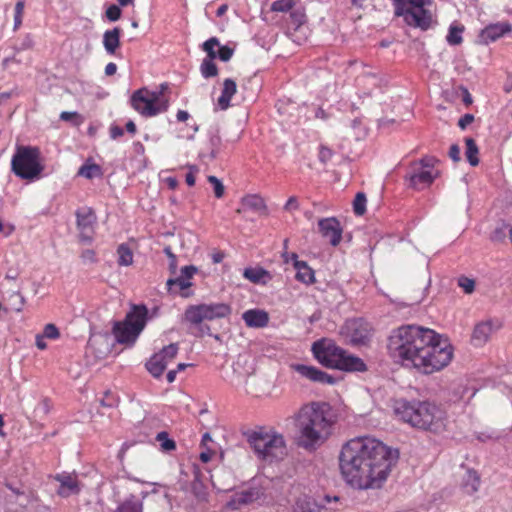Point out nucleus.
<instances>
[{
	"mask_svg": "<svg viewBox=\"0 0 512 512\" xmlns=\"http://www.w3.org/2000/svg\"><path fill=\"white\" fill-rule=\"evenodd\" d=\"M100 403L101 406L110 408L116 405L117 399L111 392L107 391L105 392L104 398L101 399Z\"/></svg>",
	"mask_w": 512,
	"mask_h": 512,
	"instance_id": "864d4df0",
	"label": "nucleus"
},
{
	"mask_svg": "<svg viewBox=\"0 0 512 512\" xmlns=\"http://www.w3.org/2000/svg\"><path fill=\"white\" fill-rule=\"evenodd\" d=\"M121 28L114 27L107 30L103 34V46L109 55H114L117 48L120 46Z\"/></svg>",
	"mask_w": 512,
	"mask_h": 512,
	"instance_id": "393cba45",
	"label": "nucleus"
},
{
	"mask_svg": "<svg viewBox=\"0 0 512 512\" xmlns=\"http://www.w3.org/2000/svg\"><path fill=\"white\" fill-rule=\"evenodd\" d=\"M312 352L317 361L327 368L347 372L367 370V366L361 358L349 354L331 340L322 339L314 342Z\"/></svg>",
	"mask_w": 512,
	"mask_h": 512,
	"instance_id": "39448f33",
	"label": "nucleus"
},
{
	"mask_svg": "<svg viewBox=\"0 0 512 512\" xmlns=\"http://www.w3.org/2000/svg\"><path fill=\"white\" fill-rule=\"evenodd\" d=\"M43 336L48 339H57L60 333L54 324H46L43 330Z\"/></svg>",
	"mask_w": 512,
	"mask_h": 512,
	"instance_id": "3c124183",
	"label": "nucleus"
},
{
	"mask_svg": "<svg viewBox=\"0 0 512 512\" xmlns=\"http://www.w3.org/2000/svg\"><path fill=\"white\" fill-rule=\"evenodd\" d=\"M462 32L463 27L450 26L448 35L446 37L447 42L452 46L461 44L463 41V38L461 36Z\"/></svg>",
	"mask_w": 512,
	"mask_h": 512,
	"instance_id": "58836bf2",
	"label": "nucleus"
},
{
	"mask_svg": "<svg viewBox=\"0 0 512 512\" xmlns=\"http://www.w3.org/2000/svg\"><path fill=\"white\" fill-rule=\"evenodd\" d=\"M55 480L60 483L58 494L62 497H69L73 494H78L80 488L76 476L69 473L57 474Z\"/></svg>",
	"mask_w": 512,
	"mask_h": 512,
	"instance_id": "412c9836",
	"label": "nucleus"
},
{
	"mask_svg": "<svg viewBox=\"0 0 512 512\" xmlns=\"http://www.w3.org/2000/svg\"><path fill=\"white\" fill-rule=\"evenodd\" d=\"M131 105L141 115L153 117L165 112L169 107V101L162 97L161 91H150L147 88H141L132 94Z\"/></svg>",
	"mask_w": 512,
	"mask_h": 512,
	"instance_id": "9d476101",
	"label": "nucleus"
},
{
	"mask_svg": "<svg viewBox=\"0 0 512 512\" xmlns=\"http://www.w3.org/2000/svg\"><path fill=\"white\" fill-rule=\"evenodd\" d=\"M25 3L23 0H19L15 4L14 9V30H17L22 24V18L24 13Z\"/></svg>",
	"mask_w": 512,
	"mask_h": 512,
	"instance_id": "37998d69",
	"label": "nucleus"
},
{
	"mask_svg": "<svg viewBox=\"0 0 512 512\" xmlns=\"http://www.w3.org/2000/svg\"><path fill=\"white\" fill-rule=\"evenodd\" d=\"M236 91V82L230 78L225 79L223 82L221 96L218 98V105L221 110H226L230 106L231 98L236 93Z\"/></svg>",
	"mask_w": 512,
	"mask_h": 512,
	"instance_id": "bb28decb",
	"label": "nucleus"
},
{
	"mask_svg": "<svg viewBox=\"0 0 512 512\" xmlns=\"http://www.w3.org/2000/svg\"><path fill=\"white\" fill-rule=\"evenodd\" d=\"M78 175L85 177L87 179H92L94 177L101 176V167L95 163H86L79 168Z\"/></svg>",
	"mask_w": 512,
	"mask_h": 512,
	"instance_id": "473e14b6",
	"label": "nucleus"
},
{
	"mask_svg": "<svg viewBox=\"0 0 512 512\" xmlns=\"http://www.w3.org/2000/svg\"><path fill=\"white\" fill-rule=\"evenodd\" d=\"M220 42L217 37H211L202 44V49L207 53L205 59L213 61L218 58V51L215 50L216 46H219Z\"/></svg>",
	"mask_w": 512,
	"mask_h": 512,
	"instance_id": "f704fd0d",
	"label": "nucleus"
},
{
	"mask_svg": "<svg viewBox=\"0 0 512 512\" xmlns=\"http://www.w3.org/2000/svg\"><path fill=\"white\" fill-rule=\"evenodd\" d=\"M118 264L120 266H128L133 262V253L126 244H121L117 249Z\"/></svg>",
	"mask_w": 512,
	"mask_h": 512,
	"instance_id": "72a5a7b5",
	"label": "nucleus"
},
{
	"mask_svg": "<svg viewBox=\"0 0 512 512\" xmlns=\"http://www.w3.org/2000/svg\"><path fill=\"white\" fill-rule=\"evenodd\" d=\"M345 334L352 345L366 344L371 337V329L362 319H352L345 324Z\"/></svg>",
	"mask_w": 512,
	"mask_h": 512,
	"instance_id": "ddd939ff",
	"label": "nucleus"
},
{
	"mask_svg": "<svg viewBox=\"0 0 512 512\" xmlns=\"http://www.w3.org/2000/svg\"><path fill=\"white\" fill-rule=\"evenodd\" d=\"M11 170L21 179L34 180L38 178L44 170L39 148L18 145L11 160Z\"/></svg>",
	"mask_w": 512,
	"mask_h": 512,
	"instance_id": "0eeeda50",
	"label": "nucleus"
},
{
	"mask_svg": "<svg viewBox=\"0 0 512 512\" xmlns=\"http://www.w3.org/2000/svg\"><path fill=\"white\" fill-rule=\"evenodd\" d=\"M81 258L84 262L93 263L96 261L95 252L91 249L84 250L81 254Z\"/></svg>",
	"mask_w": 512,
	"mask_h": 512,
	"instance_id": "680f3d73",
	"label": "nucleus"
},
{
	"mask_svg": "<svg viewBox=\"0 0 512 512\" xmlns=\"http://www.w3.org/2000/svg\"><path fill=\"white\" fill-rule=\"evenodd\" d=\"M210 143H211V146H212V150H211V158H216L217 157V154L219 152V146L221 144V138L219 135H213L211 138H210Z\"/></svg>",
	"mask_w": 512,
	"mask_h": 512,
	"instance_id": "6e6d98bb",
	"label": "nucleus"
},
{
	"mask_svg": "<svg viewBox=\"0 0 512 512\" xmlns=\"http://www.w3.org/2000/svg\"><path fill=\"white\" fill-rule=\"evenodd\" d=\"M10 302L13 310L16 312H21L25 303V299L19 292H15L10 296Z\"/></svg>",
	"mask_w": 512,
	"mask_h": 512,
	"instance_id": "a18cd8bd",
	"label": "nucleus"
},
{
	"mask_svg": "<svg viewBox=\"0 0 512 512\" xmlns=\"http://www.w3.org/2000/svg\"><path fill=\"white\" fill-rule=\"evenodd\" d=\"M243 276L252 283L256 284H265L268 280L271 279L269 272L263 268H246L244 270Z\"/></svg>",
	"mask_w": 512,
	"mask_h": 512,
	"instance_id": "c85d7f7f",
	"label": "nucleus"
},
{
	"mask_svg": "<svg viewBox=\"0 0 512 512\" xmlns=\"http://www.w3.org/2000/svg\"><path fill=\"white\" fill-rule=\"evenodd\" d=\"M156 440L159 442L162 451L169 452L176 449V443L173 439L169 438L167 432L162 431L156 435Z\"/></svg>",
	"mask_w": 512,
	"mask_h": 512,
	"instance_id": "e433bc0d",
	"label": "nucleus"
},
{
	"mask_svg": "<svg viewBox=\"0 0 512 512\" xmlns=\"http://www.w3.org/2000/svg\"><path fill=\"white\" fill-rule=\"evenodd\" d=\"M474 120V116L472 114H465L458 121V126L461 129H465L469 124H471Z\"/></svg>",
	"mask_w": 512,
	"mask_h": 512,
	"instance_id": "052dcab7",
	"label": "nucleus"
},
{
	"mask_svg": "<svg viewBox=\"0 0 512 512\" xmlns=\"http://www.w3.org/2000/svg\"><path fill=\"white\" fill-rule=\"evenodd\" d=\"M500 323L496 320H485L477 323L473 329L471 341L474 346L484 345L490 336L500 328Z\"/></svg>",
	"mask_w": 512,
	"mask_h": 512,
	"instance_id": "dca6fc26",
	"label": "nucleus"
},
{
	"mask_svg": "<svg viewBox=\"0 0 512 512\" xmlns=\"http://www.w3.org/2000/svg\"><path fill=\"white\" fill-rule=\"evenodd\" d=\"M148 310L144 305L133 306L122 322H115L113 334L120 344L133 345L144 329Z\"/></svg>",
	"mask_w": 512,
	"mask_h": 512,
	"instance_id": "6e6552de",
	"label": "nucleus"
},
{
	"mask_svg": "<svg viewBox=\"0 0 512 512\" xmlns=\"http://www.w3.org/2000/svg\"><path fill=\"white\" fill-rule=\"evenodd\" d=\"M505 237V226L496 228L492 233V240L494 241H500Z\"/></svg>",
	"mask_w": 512,
	"mask_h": 512,
	"instance_id": "0e129e2a",
	"label": "nucleus"
},
{
	"mask_svg": "<svg viewBox=\"0 0 512 512\" xmlns=\"http://www.w3.org/2000/svg\"><path fill=\"white\" fill-rule=\"evenodd\" d=\"M198 172L196 166H189V172L186 174L185 181L187 185L193 186L195 184V173Z\"/></svg>",
	"mask_w": 512,
	"mask_h": 512,
	"instance_id": "13d9d810",
	"label": "nucleus"
},
{
	"mask_svg": "<svg viewBox=\"0 0 512 512\" xmlns=\"http://www.w3.org/2000/svg\"><path fill=\"white\" fill-rule=\"evenodd\" d=\"M262 495L263 493L261 492V490L256 487L236 492L231 496L230 500L227 502V507L232 510H238L242 506L255 502Z\"/></svg>",
	"mask_w": 512,
	"mask_h": 512,
	"instance_id": "f3484780",
	"label": "nucleus"
},
{
	"mask_svg": "<svg viewBox=\"0 0 512 512\" xmlns=\"http://www.w3.org/2000/svg\"><path fill=\"white\" fill-rule=\"evenodd\" d=\"M164 253L167 255L169 259V271L171 274H175L177 271V258L175 254L172 252L169 246L164 248Z\"/></svg>",
	"mask_w": 512,
	"mask_h": 512,
	"instance_id": "09e8293b",
	"label": "nucleus"
},
{
	"mask_svg": "<svg viewBox=\"0 0 512 512\" xmlns=\"http://www.w3.org/2000/svg\"><path fill=\"white\" fill-rule=\"evenodd\" d=\"M458 285L464 290L465 293L470 294L474 291L475 281L465 276L458 279Z\"/></svg>",
	"mask_w": 512,
	"mask_h": 512,
	"instance_id": "de8ad7c7",
	"label": "nucleus"
},
{
	"mask_svg": "<svg viewBox=\"0 0 512 512\" xmlns=\"http://www.w3.org/2000/svg\"><path fill=\"white\" fill-rule=\"evenodd\" d=\"M244 436L257 457L264 461H278L287 454L286 442L282 434L264 427L247 430Z\"/></svg>",
	"mask_w": 512,
	"mask_h": 512,
	"instance_id": "423d86ee",
	"label": "nucleus"
},
{
	"mask_svg": "<svg viewBox=\"0 0 512 512\" xmlns=\"http://www.w3.org/2000/svg\"><path fill=\"white\" fill-rule=\"evenodd\" d=\"M166 286L170 293H176V288H178L181 296L184 298H188L192 295V292L188 290L192 286V283L184 279V277L169 278L166 282Z\"/></svg>",
	"mask_w": 512,
	"mask_h": 512,
	"instance_id": "cd10ccee",
	"label": "nucleus"
},
{
	"mask_svg": "<svg viewBox=\"0 0 512 512\" xmlns=\"http://www.w3.org/2000/svg\"><path fill=\"white\" fill-rule=\"evenodd\" d=\"M407 1L416 9L408 13L406 16V23L410 26L419 27L423 30L428 29L431 23V14L424 9V0Z\"/></svg>",
	"mask_w": 512,
	"mask_h": 512,
	"instance_id": "4468645a",
	"label": "nucleus"
},
{
	"mask_svg": "<svg viewBox=\"0 0 512 512\" xmlns=\"http://www.w3.org/2000/svg\"><path fill=\"white\" fill-rule=\"evenodd\" d=\"M197 267L194 265H188L181 269V277H184L187 281H189L193 275L197 272Z\"/></svg>",
	"mask_w": 512,
	"mask_h": 512,
	"instance_id": "4d7b16f0",
	"label": "nucleus"
},
{
	"mask_svg": "<svg viewBox=\"0 0 512 512\" xmlns=\"http://www.w3.org/2000/svg\"><path fill=\"white\" fill-rule=\"evenodd\" d=\"M231 314V307L226 303H203L189 306L184 314L185 320L199 328L204 333H209V326H202V322L225 318Z\"/></svg>",
	"mask_w": 512,
	"mask_h": 512,
	"instance_id": "1a4fd4ad",
	"label": "nucleus"
},
{
	"mask_svg": "<svg viewBox=\"0 0 512 512\" xmlns=\"http://www.w3.org/2000/svg\"><path fill=\"white\" fill-rule=\"evenodd\" d=\"M324 503H317L310 497L299 498L294 507V512H321L322 509L328 508L327 505L337 503L339 497L326 495L323 499Z\"/></svg>",
	"mask_w": 512,
	"mask_h": 512,
	"instance_id": "a211bd4d",
	"label": "nucleus"
},
{
	"mask_svg": "<svg viewBox=\"0 0 512 512\" xmlns=\"http://www.w3.org/2000/svg\"><path fill=\"white\" fill-rule=\"evenodd\" d=\"M117 512H142V503L135 496H131L118 507Z\"/></svg>",
	"mask_w": 512,
	"mask_h": 512,
	"instance_id": "2f4dec72",
	"label": "nucleus"
},
{
	"mask_svg": "<svg viewBox=\"0 0 512 512\" xmlns=\"http://www.w3.org/2000/svg\"><path fill=\"white\" fill-rule=\"evenodd\" d=\"M242 319L250 328H264L269 323V314L261 309H249L242 314Z\"/></svg>",
	"mask_w": 512,
	"mask_h": 512,
	"instance_id": "4be33fe9",
	"label": "nucleus"
},
{
	"mask_svg": "<svg viewBox=\"0 0 512 512\" xmlns=\"http://www.w3.org/2000/svg\"><path fill=\"white\" fill-rule=\"evenodd\" d=\"M462 90V101L465 105L469 106L472 104L473 99L467 88L461 87Z\"/></svg>",
	"mask_w": 512,
	"mask_h": 512,
	"instance_id": "69168bd1",
	"label": "nucleus"
},
{
	"mask_svg": "<svg viewBox=\"0 0 512 512\" xmlns=\"http://www.w3.org/2000/svg\"><path fill=\"white\" fill-rule=\"evenodd\" d=\"M319 232L327 238L332 246H337L342 239V227L335 217L323 218L318 221Z\"/></svg>",
	"mask_w": 512,
	"mask_h": 512,
	"instance_id": "2eb2a0df",
	"label": "nucleus"
},
{
	"mask_svg": "<svg viewBox=\"0 0 512 512\" xmlns=\"http://www.w3.org/2000/svg\"><path fill=\"white\" fill-rule=\"evenodd\" d=\"M295 371H297L301 376L318 383H327L333 384L335 382L334 378L327 374L326 372L319 370L316 367L308 366L304 364H297L294 366Z\"/></svg>",
	"mask_w": 512,
	"mask_h": 512,
	"instance_id": "6ab92c4d",
	"label": "nucleus"
},
{
	"mask_svg": "<svg viewBox=\"0 0 512 512\" xmlns=\"http://www.w3.org/2000/svg\"><path fill=\"white\" fill-rule=\"evenodd\" d=\"M395 413L404 422L419 429L438 432L444 426V412L428 401L398 400Z\"/></svg>",
	"mask_w": 512,
	"mask_h": 512,
	"instance_id": "20e7f679",
	"label": "nucleus"
},
{
	"mask_svg": "<svg viewBox=\"0 0 512 512\" xmlns=\"http://www.w3.org/2000/svg\"><path fill=\"white\" fill-rule=\"evenodd\" d=\"M109 131H110V137L112 139H117L124 134L123 128H121L120 126H117V125H111Z\"/></svg>",
	"mask_w": 512,
	"mask_h": 512,
	"instance_id": "e2e57ef3",
	"label": "nucleus"
},
{
	"mask_svg": "<svg viewBox=\"0 0 512 512\" xmlns=\"http://www.w3.org/2000/svg\"><path fill=\"white\" fill-rule=\"evenodd\" d=\"M399 458L398 450L371 437H357L345 443L339 456L343 477L358 489L380 488Z\"/></svg>",
	"mask_w": 512,
	"mask_h": 512,
	"instance_id": "f03ea898",
	"label": "nucleus"
},
{
	"mask_svg": "<svg viewBox=\"0 0 512 512\" xmlns=\"http://www.w3.org/2000/svg\"><path fill=\"white\" fill-rule=\"evenodd\" d=\"M435 178L436 174H433L431 170L417 168L409 176V185L410 187L419 190L425 186H429Z\"/></svg>",
	"mask_w": 512,
	"mask_h": 512,
	"instance_id": "b1692460",
	"label": "nucleus"
},
{
	"mask_svg": "<svg viewBox=\"0 0 512 512\" xmlns=\"http://www.w3.org/2000/svg\"><path fill=\"white\" fill-rule=\"evenodd\" d=\"M511 30L512 27L508 22L490 24L481 31V42L484 44L494 42L505 34L511 32Z\"/></svg>",
	"mask_w": 512,
	"mask_h": 512,
	"instance_id": "aec40b11",
	"label": "nucleus"
},
{
	"mask_svg": "<svg viewBox=\"0 0 512 512\" xmlns=\"http://www.w3.org/2000/svg\"><path fill=\"white\" fill-rule=\"evenodd\" d=\"M481 479L477 471L467 469L462 477V488L465 493L472 495L479 490Z\"/></svg>",
	"mask_w": 512,
	"mask_h": 512,
	"instance_id": "a878e982",
	"label": "nucleus"
},
{
	"mask_svg": "<svg viewBox=\"0 0 512 512\" xmlns=\"http://www.w3.org/2000/svg\"><path fill=\"white\" fill-rule=\"evenodd\" d=\"M218 47H219L218 58L223 62L229 61L231 59V57L233 56L234 50L226 45H224V46L219 45Z\"/></svg>",
	"mask_w": 512,
	"mask_h": 512,
	"instance_id": "8fccbe9b",
	"label": "nucleus"
},
{
	"mask_svg": "<svg viewBox=\"0 0 512 512\" xmlns=\"http://www.w3.org/2000/svg\"><path fill=\"white\" fill-rule=\"evenodd\" d=\"M33 46V41L30 37H26V39L23 41L20 47H15L14 51L18 53L21 50L30 49Z\"/></svg>",
	"mask_w": 512,
	"mask_h": 512,
	"instance_id": "338daca9",
	"label": "nucleus"
},
{
	"mask_svg": "<svg viewBox=\"0 0 512 512\" xmlns=\"http://www.w3.org/2000/svg\"><path fill=\"white\" fill-rule=\"evenodd\" d=\"M333 152L326 146H321L319 149V161L326 164L332 158Z\"/></svg>",
	"mask_w": 512,
	"mask_h": 512,
	"instance_id": "603ef678",
	"label": "nucleus"
},
{
	"mask_svg": "<svg viewBox=\"0 0 512 512\" xmlns=\"http://www.w3.org/2000/svg\"><path fill=\"white\" fill-rule=\"evenodd\" d=\"M393 5L395 9V15L400 17L403 16L406 21V16L409 12H412L414 9L407 8V4L405 0H393Z\"/></svg>",
	"mask_w": 512,
	"mask_h": 512,
	"instance_id": "c03bdc74",
	"label": "nucleus"
},
{
	"mask_svg": "<svg viewBox=\"0 0 512 512\" xmlns=\"http://www.w3.org/2000/svg\"><path fill=\"white\" fill-rule=\"evenodd\" d=\"M121 14H122V11H121L120 7L115 4L110 5L105 11V15H106L107 19L111 22H115V21L119 20L121 17Z\"/></svg>",
	"mask_w": 512,
	"mask_h": 512,
	"instance_id": "49530a36",
	"label": "nucleus"
},
{
	"mask_svg": "<svg viewBox=\"0 0 512 512\" xmlns=\"http://www.w3.org/2000/svg\"><path fill=\"white\" fill-rule=\"evenodd\" d=\"M366 196L362 192H358L353 201L354 213L358 216H362L366 212Z\"/></svg>",
	"mask_w": 512,
	"mask_h": 512,
	"instance_id": "ea45409f",
	"label": "nucleus"
},
{
	"mask_svg": "<svg viewBox=\"0 0 512 512\" xmlns=\"http://www.w3.org/2000/svg\"><path fill=\"white\" fill-rule=\"evenodd\" d=\"M298 430V445L314 451L331 435L335 415L326 402H311L303 405L294 416Z\"/></svg>",
	"mask_w": 512,
	"mask_h": 512,
	"instance_id": "7ed1b4c3",
	"label": "nucleus"
},
{
	"mask_svg": "<svg viewBox=\"0 0 512 512\" xmlns=\"http://www.w3.org/2000/svg\"><path fill=\"white\" fill-rule=\"evenodd\" d=\"M77 229L79 231V239L83 243H90L94 235V225L96 223V215L91 208H80L76 211Z\"/></svg>",
	"mask_w": 512,
	"mask_h": 512,
	"instance_id": "f8f14e48",
	"label": "nucleus"
},
{
	"mask_svg": "<svg viewBox=\"0 0 512 512\" xmlns=\"http://www.w3.org/2000/svg\"><path fill=\"white\" fill-rule=\"evenodd\" d=\"M295 4L294 0H276L271 4V11L288 12L294 8Z\"/></svg>",
	"mask_w": 512,
	"mask_h": 512,
	"instance_id": "a19ab883",
	"label": "nucleus"
},
{
	"mask_svg": "<svg viewBox=\"0 0 512 512\" xmlns=\"http://www.w3.org/2000/svg\"><path fill=\"white\" fill-rule=\"evenodd\" d=\"M387 352L395 363L423 374L442 370L453 357V348L447 339L432 329L414 324L391 331Z\"/></svg>",
	"mask_w": 512,
	"mask_h": 512,
	"instance_id": "f257e3e1",
	"label": "nucleus"
},
{
	"mask_svg": "<svg viewBox=\"0 0 512 512\" xmlns=\"http://www.w3.org/2000/svg\"><path fill=\"white\" fill-rule=\"evenodd\" d=\"M17 53L15 52L13 56L6 57L2 60V69L9 72L10 74H17L18 68L22 63L21 59L17 58Z\"/></svg>",
	"mask_w": 512,
	"mask_h": 512,
	"instance_id": "c9c22d12",
	"label": "nucleus"
},
{
	"mask_svg": "<svg viewBox=\"0 0 512 512\" xmlns=\"http://www.w3.org/2000/svg\"><path fill=\"white\" fill-rule=\"evenodd\" d=\"M449 157L454 162H459L460 161V159H461V157H460V147L457 144L451 145V147L449 149Z\"/></svg>",
	"mask_w": 512,
	"mask_h": 512,
	"instance_id": "bf43d9fd",
	"label": "nucleus"
},
{
	"mask_svg": "<svg viewBox=\"0 0 512 512\" xmlns=\"http://www.w3.org/2000/svg\"><path fill=\"white\" fill-rule=\"evenodd\" d=\"M291 259L294 262V268L297 270L296 279L305 284H312L315 282L314 270L308 266L305 261L298 260L296 253L291 254Z\"/></svg>",
	"mask_w": 512,
	"mask_h": 512,
	"instance_id": "5701e85b",
	"label": "nucleus"
},
{
	"mask_svg": "<svg viewBox=\"0 0 512 512\" xmlns=\"http://www.w3.org/2000/svg\"><path fill=\"white\" fill-rule=\"evenodd\" d=\"M200 71L202 76L206 79L215 77L218 74V68L216 64L210 59H203L200 66Z\"/></svg>",
	"mask_w": 512,
	"mask_h": 512,
	"instance_id": "4c0bfd02",
	"label": "nucleus"
},
{
	"mask_svg": "<svg viewBox=\"0 0 512 512\" xmlns=\"http://www.w3.org/2000/svg\"><path fill=\"white\" fill-rule=\"evenodd\" d=\"M466 144V158L471 166H477L479 164V159L477 157L479 150L476 142L472 138L465 139Z\"/></svg>",
	"mask_w": 512,
	"mask_h": 512,
	"instance_id": "7c9ffc66",
	"label": "nucleus"
},
{
	"mask_svg": "<svg viewBox=\"0 0 512 512\" xmlns=\"http://www.w3.org/2000/svg\"><path fill=\"white\" fill-rule=\"evenodd\" d=\"M438 162V160L435 157L432 156H425L420 160V168L425 170H430L434 167V165Z\"/></svg>",
	"mask_w": 512,
	"mask_h": 512,
	"instance_id": "5fc2aeb1",
	"label": "nucleus"
},
{
	"mask_svg": "<svg viewBox=\"0 0 512 512\" xmlns=\"http://www.w3.org/2000/svg\"><path fill=\"white\" fill-rule=\"evenodd\" d=\"M79 115L77 112H69V111H63L61 114H60V119L63 120V121H71L75 118H78Z\"/></svg>",
	"mask_w": 512,
	"mask_h": 512,
	"instance_id": "774afa93",
	"label": "nucleus"
},
{
	"mask_svg": "<svg viewBox=\"0 0 512 512\" xmlns=\"http://www.w3.org/2000/svg\"><path fill=\"white\" fill-rule=\"evenodd\" d=\"M178 344L171 343L162 348L161 351L155 353L146 363L147 370L155 378H159L178 353Z\"/></svg>",
	"mask_w": 512,
	"mask_h": 512,
	"instance_id": "9b49d317",
	"label": "nucleus"
},
{
	"mask_svg": "<svg viewBox=\"0 0 512 512\" xmlns=\"http://www.w3.org/2000/svg\"><path fill=\"white\" fill-rule=\"evenodd\" d=\"M208 182L213 186L214 195L216 198H222L225 193V187L220 179L216 176L210 175L207 178Z\"/></svg>",
	"mask_w": 512,
	"mask_h": 512,
	"instance_id": "79ce46f5",
	"label": "nucleus"
},
{
	"mask_svg": "<svg viewBox=\"0 0 512 512\" xmlns=\"http://www.w3.org/2000/svg\"><path fill=\"white\" fill-rule=\"evenodd\" d=\"M241 202L242 205L248 209L267 214V206L263 198L259 195H247L242 198Z\"/></svg>",
	"mask_w": 512,
	"mask_h": 512,
	"instance_id": "c756f323",
	"label": "nucleus"
}]
</instances>
